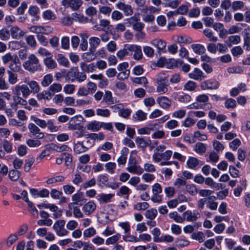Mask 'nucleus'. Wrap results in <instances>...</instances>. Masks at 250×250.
<instances>
[{
  "instance_id": "9b49d317",
  "label": "nucleus",
  "mask_w": 250,
  "mask_h": 250,
  "mask_svg": "<svg viewBox=\"0 0 250 250\" xmlns=\"http://www.w3.org/2000/svg\"><path fill=\"white\" fill-rule=\"evenodd\" d=\"M150 43L154 47L157 48V52L158 53H161L162 52H165V49L167 46V42L159 38H156L152 40Z\"/></svg>"
},
{
  "instance_id": "37998d69",
  "label": "nucleus",
  "mask_w": 250,
  "mask_h": 250,
  "mask_svg": "<svg viewBox=\"0 0 250 250\" xmlns=\"http://www.w3.org/2000/svg\"><path fill=\"white\" fill-rule=\"evenodd\" d=\"M180 0H165V6L173 9L176 8L180 3Z\"/></svg>"
},
{
  "instance_id": "0e129e2a",
  "label": "nucleus",
  "mask_w": 250,
  "mask_h": 250,
  "mask_svg": "<svg viewBox=\"0 0 250 250\" xmlns=\"http://www.w3.org/2000/svg\"><path fill=\"white\" fill-rule=\"evenodd\" d=\"M24 98H23L22 96H20V95H15L13 97V99L14 102L16 103L18 105L21 104L22 105H26L27 104V102L24 99Z\"/></svg>"
},
{
  "instance_id": "bf43d9fd",
  "label": "nucleus",
  "mask_w": 250,
  "mask_h": 250,
  "mask_svg": "<svg viewBox=\"0 0 250 250\" xmlns=\"http://www.w3.org/2000/svg\"><path fill=\"white\" fill-rule=\"evenodd\" d=\"M83 194L80 192L77 193L72 195V200L73 201V202L71 203H74V206H75V204L78 205L83 201Z\"/></svg>"
},
{
  "instance_id": "dca6fc26",
  "label": "nucleus",
  "mask_w": 250,
  "mask_h": 250,
  "mask_svg": "<svg viewBox=\"0 0 250 250\" xmlns=\"http://www.w3.org/2000/svg\"><path fill=\"white\" fill-rule=\"evenodd\" d=\"M96 205L93 201H89L83 207V211L86 215H89L95 210Z\"/></svg>"
},
{
  "instance_id": "423d86ee",
  "label": "nucleus",
  "mask_w": 250,
  "mask_h": 250,
  "mask_svg": "<svg viewBox=\"0 0 250 250\" xmlns=\"http://www.w3.org/2000/svg\"><path fill=\"white\" fill-rule=\"evenodd\" d=\"M83 4L82 0H62V5L66 8H70L72 11H78Z\"/></svg>"
},
{
  "instance_id": "c756f323",
  "label": "nucleus",
  "mask_w": 250,
  "mask_h": 250,
  "mask_svg": "<svg viewBox=\"0 0 250 250\" xmlns=\"http://www.w3.org/2000/svg\"><path fill=\"white\" fill-rule=\"evenodd\" d=\"M89 42L90 45L89 51L94 52L100 42V40L97 37H93L89 39Z\"/></svg>"
},
{
  "instance_id": "774afa93",
  "label": "nucleus",
  "mask_w": 250,
  "mask_h": 250,
  "mask_svg": "<svg viewBox=\"0 0 250 250\" xmlns=\"http://www.w3.org/2000/svg\"><path fill=\"white\" fill-rule=\"evenodd\" d=\"M244 7V3L242 1L236 0L232 2V9L233 11L242 9Z\"/></svg>"
},
{
  "instance_id": "4c0bfd02",
  "label": "nucleus",
  "mask_w": 250,
  "mask_h": 250,
  "mask_svg": "<svg viewBox=\"0 0 250 250\" xmlns=\"http://www.w3.org/2000/svg\"><path fill=\"white\" fill-rule=\"evenodd\" d=\"M21 175V172L15 169L10 170L8 173L9 178L12 181H16L20 178Z\"/></svg>"
},
{
  "instance_id": "5701e85b",
  "label": "nucleus",
  "mask_w": 250,
  "mask_h": 250,
  "mask_svg": "<svg viewBox=\"0 0 250 250\" xmlns=\"http://www.w3.org/2000/svg\"><path fill=\"white\" fill-rule=\"evenodd\" d=\"M88 149L85 145L84 146L83 142H78L74 146V152L77 154H80L86 152Z\"/></svg>"
},
{
  "instance_id": "f03ea898",
  "label": "nucleus",
  "mask_w": 250,
  "mask_h": 250,
  "mask_svg": "<svg viewBox=\"0 0 250 250\" xmlns=\"http://www.w3.org/2000/svg\"><path fill=\"white\" fill-rule=\"evenodd\" d=\"M66 81L73 82L75 80L78 82H82L86 79V75L84 72H79L77 67H73L70 68L63 76Z\"/></svg>"
},
{
  "instance_id": "cd10ccee",
  "label": "nucleus",
  "mask_w": 250,
  "mask_h": 250,
  "mask_svg": "<svg viewBox=\"0 0 250 250\" xmlns=\"http://www.w3.org/2000/svg\"><path fill=\"white\" fill-rule=\"evenodd\" d=\"M52 55L51 56L46 57L43 60L44 63L46 66L49 69H54L57 66V64L56 62L52 58Z\"/></svg>"
},
{
  "instance_id": "3c124183",
  "label": "nucleus",
  "mask_w": 250,
  "mask_h": 250,
  "mask_svg": "<svg viewBox=\"0 0 250 250\" xmlns=\"http://www.w3.org/2000/svg\"><path fill=\"white\" fill-rule=\"evenodd\" d=\"M174 237L170 234H163L160 237L158 243H170L173 242Z\"/></svg>"
},
{
  "instance_id": "39448f33",
  "label": "nucleus",
  "mask_w": 250,
  "mask_h": 250,
  "mask_svg": "<svg viewBox=\"0 0 250 250\" xmlns=\"http://www.w3.org/2000/svg\"><path fill=\"white\" fill-rule=\"evenodd\" d=\"M12 92L15 95H21L24 98H27L31 94L28 86L25 84L16 85Z\"/></svg>"
},
{
  "instance_id": "a18cd8bd",
  "label": "nucleus",
  "mask_w": 250,
  "mask_h": 250,
  "mask_svg": "<svg viewBox=\"0 0 250 250\" xmlns=\"http://www.w3.org/2000/svg\"><path fill=\"white\" fill-rule=\"evenodd\" d=\"M64 179L65 178L64 176L62 175H58L48 179L46 180V183L47 184L50 185L57 182H62L64 180Z\"/></svg>"
},
{
  "instance_id": "f704fd0d",
  "label": "nucleus",
  "mask_w": 250,
  "mask_h": 250,
  "mask_svg": "<svg viewBox=\"0 0 250 250\" xmlns=\"http://www.w3.org/2000/svg\"><path fill=\"white\" fill-rule=\"evenodd\" d=\"M52 94L48 91H43L40 93H37V98L38 100L41 101L42 99L45 100H49Z\"/></svg>"
},
{
  "instance_id": "864d4df0",
  "label": "nucleus",
  "mask_w": 250,
  "mask_h": 250,
  "mask_svg": "<svg viewBox=\"0 0 250 250\" xmlns=\"http://www.w3.org/2000/svg\"><path fill=\"white\" fill-rule=\"evenodd\" d=\"M25 41L27 44L33 48H35L37 46V42L35 38L33 35L27 36L25 38Z\"/></svg>"
},
{
  "instance_id": "a19ab883",
  "label": "nucleus",
  "mask_w": 250,
  "mask_h": 250,
  "mask_svg": "<svg viewBox=\"0 0 250 250\" xmlns=\"http://www.w3.org/2000/svg\"><path fill=\"white\" fill-rule=\"evenodd\" d=\"M186 191L192 196L196 195L198 192L196 186L193 184L186 185Z\"/></svg>"
},
{
  "instance_id": "9d476101",
  "label": "nucleus",
  "mask_w": 250,
  "mask_h": 250,
  "mask_svg": "<svg viewBox=\"0 0 250 250\" xmlns=\"http://www.w3.org/2000/svg\"><path fill=\"white\" fill-rule=\"evenodd\" d=\"M128 66V63L125 62L120 63L118 66V70L120 71L117 75V77L119 79L124 80L128 77L130 71L129 70L126 69Z\"/></svg>"
},
{
  "instance_id": "4be33fe9",
  "label": "nucleus",
  "mask_w": 250,
  "mask_h": 250,
  "mask_svg": "<svg viewBox=\"0 0 250 250\" xmlns=\"http://www.w3.org/2000/svg\"><path fill=\"white\" fill-rule=\"evenodd\" d=\"M24 82L26 83L27 85L28 86L30 89V93H37L40 91V86L36 81L32 80L27 82L25 81Z\"/></svg>"
},
{
  "instance_id": "ea45409f",
  "label": "nucleus",
  "mask_w": 250,
  "mask_h": 250,
  "mask_svg": "<svg viewBox=\"0 0 250 250\" xmlns=\"http://www.w3.org/2000/svg\"><path fill=\"white\" fill-rule=\"evenodd\" d=\"M194 150L199 154H203L206 151V146L202 143H197L194 146Z\"/></svg>"
},
{
  "instance_id": "603ef678",
  "label": "nucleus",
  "mask_w": 250,
  "mask_h": 250,
  "mask_svg": "<svg viewBox=\"0 0 250 250\" xmlns=\"http://www.w3.org/2000/svg\"><path fill=\"white\" fill-rule=\"evenodd\" d=\"M96 233V229L94 228L91 227L84 230L83 235L85 238H89L95 235Z\"/></svg>"
},
{
  "instance_id": "338daca9",
  "label": "nucleus",
  "mask_w": 250,
  "mask_h": 250,
  "mask_svg": "<svg viewBox=\"0 0 250 250\" xmlns=\"http://www.w3.org/2000/svg\"><path fill=\"white\" fill-rule=\"evenodd\" d=\"M168 75L164 73H159L156 76V83H168Z\"/></svg>"
},
{
  "instance_id": "473e14b6",
  "label": "nucleus",
  "mask_w": 250,
  "mask_h": 250,
  "mask_svg": "<svg viewBox=\"0 0 250 250\" xmlns=\"http://www.w3.org/2000/svg\"><path fill=\"white\" fill-rule=\"evenodd\" d=\"M146 113L141 110H139L133 114L132 117L134 121H143L146 119Z\"/></svg>"
},
{
  "instance_id": "1a4fd4ad",
  "label": "nucleus",
  "mask_w": 250,
  "mask_h": 250,
  "mask_svg": "<svg viewBox=\"0 0 250 250\" xmlns=\"http://www.w3.org/2000/svg\"><path fill=\"white\" fill-rule=\"evenodd\" d=\"M183 218L189 222H194L200 218V213L196 210H187L183 214Z\"/></svg>"
},
{
  "instance_id": "e2e57ef3",
  "label": "nucleus",
  "mask_w": 250,
  "mask_h": 250,
  "mask_svg": "<svg viewBox=\"0 0 250 250\" xmlns=\"http://www.w3.org/2000/svg\"><path fill=\"white\" fill-rule=\"evenodd\" d=\"M46 127L51 132H57L59 130V127L55 125L53 121L52 120H48L46 121Z\"/></svg>"
},
{
  "instance_id": "412c9836",
  "label": "nucleus",
  "mask_w": 250,
  "mask_h": 250,
  "mask_svg": "<svg viewBox=\"0 0 250 250\" xmlns=\"http://www.w3.org/2000/svg\"><path fill=\"white\" fill-rule=\"evenodd\" d=\"M188 77L189 78L195 80H202L205 78L203 72L197 68L188 74Z\"/></svg>"
},
{
  "instance_id": "f3484780",
  "label": "nucleus",
  "mask_w": 250,
  "mask_h": 250,
  "mask_svg": "<svg viewBox=\"0 0 250 250\" xmlns=\"http://www.w3.org/2000/svg\"><path fill=\"white\" fill-rule=\"evenodd\" d=\"M9 67L10 71L13 72H19L21 69L20 60L16 55H15L14 60L10 62Z\"/></svg>"
},
{
  "instance_id": "a211bd4d",
  "label": "nucleus",
  "mask_w": 250,
  "mask_h": 250,
  "mask_svg": "<svg viewBox=\"0 0 250 250\" xmlns=\"http://www.w3.org/2000/svg\"><path fill=\"white\" fill-rule=\"evenodd\" d=\"M116 6L118 9L123 10L126 16L131 15L133 14V9L130 5L119 2L116 4Z\"/></svg>"
},
{
  "instance_id": "09e8293b",
  "label": "nucleus",
  "mask_w": 250,
  "mask_h": 250,
  "mask_svg": "<svg viewBox=\"0 0 250 250\" xmlns=\"http://www.w3.org/2000/svg\"><path fill=\"white\" fill-rule=\"evenodd\" d=\"M34 162L35 159L33 157L26 159L23 167L24 170L26 172L29 171Z\"/></svg>"
},
{
  "instance_id": "a878e982",
  "label": "nucleus",
  "mask_w": 250,
  "mask_h": 250,
  "mask_svg": "<svg viewBox=\"0 0 250 250\" xmlns=\"http://www.w3.org/2000/svg\"><path fill=\"white\" fill-rule=\"evenodd\" d=\"M200 163V161L196 158L189 157L187 162V167L190 169H195Z\"/></svg>"
},
{
  "instance_id": "c03bdc74",
  "label": "nucleus",
  "mask_w": 250,
  "mask_h": 250,
  "mask_svg": "<svg viewBox=\"0 0 250 250\" xmlns=\"http://www.w3.org/2000/svg\"><path fill=\"white\" fill-rule=\"evenodd\" d=\"M241 41L240 37L238 35L230 36L229 37L228 42H229L228 46L230 47L232 44H237Z\"/></svg>"
},
{
  "instance_id": "79ce46f5",
  "label": "nucleus",
  "mask_w": 250,
  "mask_h": 250,
  "mask_svg": "<svg viewBox=\"0 0 250 250\" xmlns=\"http://www.w3.org/2000/svg\"><path fill=\"white\" fill-rule=\"evenodd\" d=\"M42 17L45 20H54L56 18L55 14L50 10H46L42 13Z\"/></svg>"
},
{
  "instance_id": "6e6552de",
  "label": "nucleus",
  "mask_w": 250,
  "mask_h": 250,
  "mask_svg": "<svg viewBox=\"0 0 250 250\" xmlns=\"http://www.w3.org/2000/svg\"><path fill=\"white\" fill-rule=\"evenodd\" d=\"M30 30L37 34H49L53 32V28L50 26H36L34 25L30 27Z\"/></svg>"
},
{
  "instance_id": "ddd939ff",
  "label": "nucleus",
  "mask_w": 250,
  "mask_h": 250,
  "mask_svg": "<svg viewBox=\"0 0 250 250\" xmlns=\"http://www.w3.org/2000/svg\"><path fill=\"white\" fill-rule=\"evenodd\" d=\"M79 117L82 118L81 116ZM79 116H76L71 118L68 123V129L70 130H80L83 128L80 123H78Z\"/></svg>"
},
{
  "instance_id": "69168bd1",
  "label": "nucleus",
  "mask_w": 250,
  "mask_h": 250,
  "mask_svg": "<svg viewBox=\"0 0 250 250\" xmlns=\"http://www.w3.org/2000/svg\"><path fill=\"white\" fill-rule=\"evenodd\" d=\"M94 52L90 51L86 52L83 55V59L86 62H90L95 60L96 56L94 54Z\"/></svg>"
},
{
  "instance_id": "0eeeda50",
  "label": "nucleus",
  "mask_w": 250,
  "mask_h": 250,
  "mask_svg": "<svg viewBox=\"0 0 250 250\" xmlns=\"http://www.w3.org/2000/svg\"><path fill=\"white\" fill-rule=\"evenodd\" d=\"M37 206L40 208H45L49 209L51 211L54 212L53 214L54 218H59L62 215V210L61 209H59L58 207L55 205L49 203H43L41 205H38Z\"/></svg>"
},
{
  "instance_id": "20e7f679",
  "label": "nucleus",
  "mask_w": 250,
  "mask_h": 250,
  "mask_svg": "<svg viewBox=\"0 0 250 250\" xmlns=\"http://www.w3.org/2000/svg\"><path fill=\"white\" fill-rule=\"evenodd\" d=\"M65 221L64 220L60 219L55 222L53 225V228L59 236H64L68 234L69 232L64 228Z\"/></svg>"
},
{
  "instance_id": "c9c22d12",
  "label": "nucleus",
  "mask_w": 250,
  "mask_h": 250,
  "mask_svg": "<svg viewBox=\"0 0 250 250\" xmlns=\"http://www.w3.org/2000/svg\"><path fill=\"white\" fill-rule=\"evenodd\" d=\"M192 239L198 241L199 243H202L205 241V236L202 231H197L193 232L191 235Z\"/></svg>"
},
{
  "instance_id": "2eb2a0df",
  "label": "nucleus",
  "mask_w": 250,
  "mask_h": 250,
  "mask_svg": "<svg viewBox=\"0 0 250 250\" xmlns=\"http://www.w3.org/2000/svg\"><path fill=\"white\" fill-rule=\"evenodd\" d=\"M12 37L15 39H20L24 36L25 33L17 26H12L10 30Z\"/></svg>"
},
{
  "instance_id": "052dcab7",
  "label": "nucleus",
  "mask_w": 250,
  "mask_h": 250,
  "mask_svg": "<svg viewBox=\"0 0 250 250\" xmlns=\"http://www.w3.org/2000/svg\"><path fill=\"white\" fill-rule=\"evenodd\" d=\"M28 12L29 14L32 16L34 17L36 20H39V16L38 15V14L40 12V10L38 7L36 6H32L30 7Z\"/></svg>"
},
{
  "instance_id": "7c9ffc66",
  "label": "nucleus",
  "mask_w": 250,
  "mask_h": 250,
  "mask_svg": "<svg viewBox=\"0 0 250 250\" xmlns=\"http://www.w3.org/2000/svg\"><path fill=\"white\" fill-rule=\"evenodd\" d=\"M84 137L86 139L85 145L88 148L92 147L94 145L95 142L96 141L94 135V133H88L85 134Z\"/></svg>"
},
{
  "instance_id": "5fc2aeb1",
  "label": "nucleus",
  "mask_w": 250,
  "mask_h": 250,
  "mask_svg": "<svg viewBox=\"0 0 250 250\" xmlns=\"http://www.w3.org/2000/svg\"><path fill=\"white\" fill-rule=\"evenodd\" d=\"M8 82L11 84H15L18 81V75L13 72L8 70Z\"/></svg>"
},
{
  "instance_id": "de8ad7c7",
  "label": "nucleus",
  "mask_w": 250,
  "mask_h": 250,
  "mask_svg": "<svg viewBox=\"0 0 250 250\" xmlns=\"http://www.w3.org/2000/svg\"><path fill=\"white\" fill-rule=\"evenodd\" d=\"M197 86V84L195 82L191 81H188L184 85V90L190 91H193L196 89Z\"/></svg>"
},
{
  "instance_id": "4d7b16f0",
  "label": "nucleus",
  "mask_w": 250,
  "mask_h": 250,
  "mask_svg": "<svg viewBox=\"0 0 250 250\" xmlns=\"http://www.w3.org/2000/svg\"><path fill=\"white\" fill-rule=\"evenodd\" d=\"M157 213L158 212L156 209L151 208L150 209H148L146 211L145 216L146 218L150 220H153L155 218Z\"/></svg>"
},
{
  "instance_id": "aec40b11",
  "label": "nucleus",
  "mask_w": 250,
  "mask_h": 250,
  "mask_svg": "<svg viewBox=\"0 0 250 250\" xmlns=\"http://www.w3.org/2000/svg\"><path fill=\"white\" fill-rule=\"evenodd\" d=\"M157 102L159 105L164 109L168 108L171 104V101L166 96H161L158 97Z\"/></svg>"
},
{
  "instance_id": "7ed1b4c3",
  "label": "nucleus",
  "mask_w": 250,
  "mask_h": 250,
  "mask_svg": "<svg viewBox=\"0 0 250 250\" xmlns=\"http://www.w3.org/2000/svg\"><path fill=\"white\" fill-rule=\"evenodd\" d=\"M126 170L131 173L137 175H141L144 172L143 168L137 165L136 159L132 157L129 159Z\"/></svg>"
},
{
  "instance_id": "13d9d810",
  "label": "nucleus",
  "mask_w": 250,
  "mask_h": 250,
  "mask_svg": "<svg viewBox=\"0 0 250 250\" xmlns=\"http://www.w3.org/2000/svg\"><path fill=\"white\" fill-rule=\"evenodd\" d=\"M18 239L17 234L13 233L10 234L6 240V245L8 247H10Z\"/></svg>"
},
{
  "instance_id": "b1692460",
  "label": "nucleus",
  "mask_w": 250,
  "mask_h": 250,
  "mask_svg": "<svg viewBox=\"0 0 250 250\" xmlns=\"http://www.w3.org/2000/svg\"><path fill=\"white\" fill-rule=\"evenodd\" d=\"M68 208L70 210H73V213L75 217L81 218L83 217V213L78 207L74 206V203H69Z\"/></svg>"
},
{
  "instance_id": "bb28decb",
  "label": "nucleus",
  "mask_w": 250,
  "mask_h": 250,
  "mask_svg": "<svg viewBox=\"0 0 250 250\" xmlns=\"http://www.w3.org/2000/svg\"><path fill=\"white\" fill-rule=\"evenodd\" d=\"M56 60L60 65L66 67H68L69 66V62L68 60L62 54H58L56 56Z\"/></svg>"
},
{
  "instance_id": "2f4dec72",
  "label": "nucleus",
  "mask_w": 250,
  "mask_h": 250,
  "mask_svg": "<svg viewBox=\"0 0 250 250\" xmlns=\"http://www.w3.org/2000/svg\"><path fill=\"white\" fill-rule=\"evenodd\" d=\"M80 67L83 71L90 72H93L95 70L96 65L93 63L87 64L85 62H81L80 63Z\"/></svg>"
},
{
  "instance_id": "e433bc0d",
  "label": "nucleus",
  "mask_w": 250,
  "mask_h": 250,
  "mask_svg": "<svg viewBox=\"0 0 250 250\" xmlns=\"http://www.w3.org/2000/svg\"><path fill=\"white\" fill-rule=\"evenodd\" d=\"M135 142L138 147L144 148L149 145L150 141H147L142 137H137L135 139Z\"/></svg>"
},
{
  "instance_id": "72a5a7b5",
  "label": "nucleus",
  "mask_w": 250,
  "mask_h": 250,
  "mask_svg": "<svg viewBox=\"0 0 250 250\" xmlns=\"http://www.w3.org/2000/svg\"><path fill=\"white\" fill-rule=\"evenodd\" d=\"M176 246L179 248H183L188 246L190 242L184 238H178L175 240Z\"/></svg>"
},
{
  "instance_id": "680f3d73",
  "label": "nucleus",
  "mask_w": 250,
  "mask_h": 250,
  "mask_svg": "<svg viewBox=\"0 0 250 250\" xmlns=\"http://www.w3.org/2000/svg\"><path fill=\"white\" fill-rule=\"evenodd\" d=\"M132 82L139 84H143L144 86L148 83L147 79L145 77H136L131 78Z\"/></svg>"
},
{
  "instance_id": "8fccbe9b",
  "label": "nucleus",
  "mask_w": 250,
  "mask_h": 250,
  "mask_svg": "<svg viewBox=\"0 0 250 250\" xmlns=\"http://www.w3.org/2000/svg\"><path fill=\"white\" fill-rule=\"evenodd\" d=\"M62 89V85L58 83H54L52 84L48 88V91L51 93H58L60 92Z\"/></svg>"
},
{
  "instance_id": "6e6d98bb",
  "label": "nucleus",
  "mask_w": 250,
  "mask_h": 250,
  "mask_svg": "<svg viewBox=\"0 0 250 250\" xmlns=\"http://www.w3.org/2000/svg\"><path fill=\"white\" fill-rule=\"evenodd\" d=\"M31 118L37 125L42 128L46 127V122L44 120L39 119L35 116H31Z\"/></svg>"
},
{
  "instance_id": "f257e3e1",
  "label": "nucleus",
  "mask_w": 250,
  "mask_h": 250,
  "mask_svg": "<svg viewBox=\"0 0 250 250\" xmlns=\"http://www.w3.org/2000/svg\"><path fill=\"white\" fill-rule=\"evenodd\" d=\"M23 68L30 73L41 71L42 68L39 59L33 54H30L23 63Z\"/></svg>"
},
{
  "instance_id": "58836bf2",
  "label": "nucleus",
  "mask_w": 250,
  "mask_h": 250,
  "mask_svg": "<svg viewBox=\"0 0 250 250\" xmlns=\"http://www.w3.org/2000/svg\"><path fill=\"white\" fill-rule=\"evenodd\" d=\"M169 217L178 223H182L184 222V219L178 214L177 211H173L169 213Z\"/></svg>"
},
{
  "instance_id": "4468645a",
  "label": "nucleus",
  "mask_w": 250,
  "mask_h": 250,
  "mask_svg": "<svg viewBox=\"0 0 250 250\" xmlns=\"http://www.w3.org/2000/svg\"><path fill=\"white\" fill-rule=\"evenodd\" d=\"M220 85L219 83L215 80H208L204 81L201 86L203 89H216Z\"/></svg>"
},
{
  "instance_id": "c85d7f7f",
  "label": "nucleus",
  "mask_w": 250,
  "mask_h": 250,
  "mask_svg": "<svg viewBox=\"0 0 250 250\" xmlns=\"http://www.w3.org/2000/svg\"><path fill=\"white\" fill-rule=\"evenodd\" d=\"M191 47L193 52L199 55L205 53L206 50L205 46L200 44H193L191 45Z\"/></svg>"
},
{
  "instance_id": "49530a36",
  "label": "nucleus",
  "mask_w": 250,
  "mask_h": 250,
  "mask_svg": "<svg viewBox=\"0 0 250 250\" xmlns=\"http://www.w3.org/2000/svg\"><path fill=\"white\" fill-rule=\"evenodd\" d=\"M53 81V76L51 74L45 75L41 82V84L43 87H47Z\"/></svg>"
},
{
  "instance_id": "f8f14e48",
  "label": "nucleus",
  "mask_w": 250,
  "mask_h": 250,
  "mask_svg": "<svg viewBox=\"0 0 250 250\" xmlns=\"http://www.w3.org/2000/svg\"><path fill=\"white\" fill-rule=\"evenodd\" d=\"M28 128L30 132L38 139H41L44 138V133L42 132L37 125L33 123L28 124Z\"/></svg>"
},
{
  "instance_id": "393cba45",
  "label": "nucleus",
  "mask_w": 250,
  "mask_h": 250,
  "mask_svg": "<svg viewBox=\"0 0 250 250\" xmlns=\"http://www.w3.org/2000/svg\"><path fill=\"white\" fill-rule=\"evenodd\" d=\"M156 91L160 94H164L168 91V83H156Z\"/></svg>"
},
{
  "instance_id": "6ab92c4d",
  "label": "nucleus",
  "mask_w": 250,
  "mask_h": 250,
  "mask_svg": "<svg viewBox=\"0 0 250 250\" xmlns=\"http://www.w3.org/2000/svg\"><path fill=\"white\" fill-rule=\"evenodd\" d=\"M104 125V123H100L97 121H92L86 125V128L88 130L92 131H98L103 125Z\"/></svg>"
}]
</instances>
